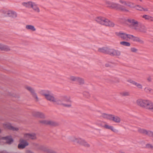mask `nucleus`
Segmentation results:
<instances>
[{
  "mask_svg": "<svg viewBox=\"0 0 153 153\" xmlns=\"http://www.w3.org/2000/svg\"><path fill=\"white\" fill-rule=\"evenodd\" d=\"M144 91L147 93L153 94V90L149 87H146L144 89Z\"/></svg>",
  "mask_w": 153,
  "mask_h": 153,
  "instance_id": "473e14b6",
  "label": "nucleus"
},
{
  "mask_svg": "<svg viewBox=\"0 0 153 153\" xmlns=\"http://www.w3.org/2000/svg\"><path fill=\"white\" fill-rule=\"evenodd\" d=\"M140 1H142V0H140Z\"/></svg>",
  "mask_w": 153,
  "mask_h": 153,
  "instance_id": "4d7b16f0",
  "label": "nucleus"
},
{
  "mask_svg": "<svg viewBox=\"0 0 153 153\" xmlns=\"http://www.w3.org/2000/svg\"><path fill=\"white\" fill-rule=\"evenodd\" d=\"M117 8V10H119L123 11L126 12H128L129 11L128 10L126 9L124 6L121 5L119 4Z\"/></svg>",
  "mask_w": 153,
  "mask_h": 153,
  "instance_id": "b1692460",
  "label": "nucleus"
},
{
  "mask_svg": "<svg viewBox=\"0 0 153 153\" xmlns=\"http://www.w3.org/2000/svg\"><path fill=\"white\" fill-rule=\"evenodd\" d=\"M95 20L98 23L101 25L110 27L114 26V24L105 17L101 16L97 17Z\"/></svg>",
  "mask_w": 153,
  "mask_h": 153,
  "instance_id": "20e7f679",
  "label": "nucleus"
},
{
  "mask_svg": "<svg viewBox=\"0 0 153 153\" xmlns=\"http://www.w3.org/2000/svg\"><path fill=\"white\" fill-rule=\"evenodd\" d=\"M4 13L6 16L11 17L13 18H15L17 17V14L14 11L11 10L4 11Z\"/></svg>",
  "mask_w": 153,
  "mask_h": 153,
  "instance_id": "9b49d317",
  "label": "nucleus"
},
{
  "mask_svg": "<svg viewBox=\"0 0 153 153\" xmlns=\"http://www.w3.org/2000/svg\"><path fill=\"white\" fill-rule=\"evenodd\" d=\"M71 141L75 142L76 143L79 144L83 145L86 147H89L90 145L88 144L84 140L80 138H76L74 137L72 138L71 140Z\"/></svg>",
  "mask_w": 153,
  "mask_h": 153,
  "instance_id": "39448f33",
  "label": "nucleus"
},
{
  "mask_svg": "<svg viewBox=\"0 0 153 153\" xmlns=\"http://www.w3.org/2000/svg\"><path fill=\"white\" fill-rule=\"evenodd\" d=\"M137 103L141 107L153 111V103L149 100L139 99Z\"/></svg>",
  "mask_w": 153,
  "mask_h": 153,
  "instance_id": "7ed1b4c3",
  "label": "nucleus"
},
{
  "mask_svg": "<svg viewBox=\"0 0 153 153\" xmlns=\"http://www.w3.org/2000/svg\"><path fill=\"white\" fill-rule=\"evenodd\" d=\"M126 35H127V39H128V38H129L130 39H131L132 40V39L133 38L134 36L133 35H131L128 34H127Z\"/></svg>",
  "mask_w": 153,
  "mask_h": 153,
  "instance_id": "49530a36",
  "label": "nucleus"
},
{
  "mask_svg": "<svg viewBox=\"0 0 153 153\" xmlns=\"http://www.w3.org/2000/svg\"><path fill=\"white\" fill-rule=\"evenodd\" d=\"M26 153H33L32 152H31V151H30V150H27V151H26Z\"/></svg>",
  "mask_w": 153,
  "mask_h": 153,
  "instance_id": "864d4df0",
  "label": "nucleus"
},
{
  "mask_svg": "<svg viewBox=\"0 0 153 153\" xmlns=\"http://www.w3.org/2000/svg\"><path fill=\"white\" fill-rule=\"evenodd\" d=\"M104 122H97L96 123V124L99 126L104 127Z\"/></svg>",
  "mask_w": 153,
  "mask_h": 153,
  "instance_id": "f704fd0d",
  "label": "nucleus"
},
{
  "mask_svg": "<svg viewBox=\"0 0 153 153\" xmlns=\"http://www.w3.org/2000/svg\"><path fill=\"white\" fill-rule=\"evenodd\" d=\"M35 11L39 13L40 12V10L37 5L34 2L33 3L32 6L31 7Z\"/></svg>",
  "mask_w": 153,
  "mask_h": 153,
  "instance_id": "cd10ccee",
  "label": "nucleus"
},
{
  "mask_svg": "<svg viewBox=\"0 0 153 153\" xmlns=\"http://www.w3.org/2000/svg\"><path fill=\"white\" fill-rule=\"evenodd\" d=\"M33 116L40 118L45 119L46 118L45 114L41 112L37 111L34 112H33Z\"/></svg>",
  "mask_w": 153,
  "mask_h": 153,
  "instance_id": "4468645a",
  "label": "nucleus"
},
{
  "mask_svg": "<svg viewBox=\"0 0 153 153\" xmlns=\"http://www.w3.org/2000/svg\"><path fill=\"white\" fill-rule=\"evenodd\" d=\"M25 88L30 93L36 101H39V98L37 96V95L35 93V90L33 88L28 86H25Z\"/></svg>",
  "mask_w": 153,
  "mask_h": 153,
  "instance_id": "0eeeda50",
  "label": "nucleus"
},
{
  "mask_svg": "<svg viewBox=\"0 0 153 153\" xmlns=\"http://www.w3.org/2000/svg\"><path fill=\"white\" fill-rule=\"evenodd\" d=\"M38 149L45 152L47 148L44 146H39L38 147Z\"/></svg>",
  "mask_w": 153,
  "mask_h": 153,
  "instance_id": "c9c22d12",
  "label": "nucleus"
},
{
  "mask_svg": "<svg viewBox=\"0 0 153 153\" xmlns=\"http://www.w3.org/2000/svg\"><path fill=\"white\" fill-rule=\"evenodd\" d=\"M131 51L133 52H136L137 51V50L134 48H131Z\"/></svg>",
  "mask_w": 153,
  "mask_h": 153,
  "instance_id": "09e8293b",
  "label": "nucleus"
},
{
  "mask_svg": "<svg viewBox=\"0 0 153 153\" xmlns=\"http://www.w3.org/2000/svg\"><path fill=\"white\" fill-rule=\"evenodd\" d=\"M135 7L137 10L141 11H143V8L141 7L140 6L137 5Z\"/></svg>",
  "mask_w": 153,
  "mask_h": 153,
  "instance_id": "58836bf2",
  "label": "nucleus"
},
{
  "mask_svg": "<svg viewBox=\"0 0 153 153\" xmlns=\"http://www.w3.org/2000/svg\"><path fill=\"white\" fill-rule=\"evenodd\" d=\"M26 28L28 30H30L32 31H35L36 29L34 27L31 25H27L26 26Z\"/></svg>",
  "mask_w": 153,
  "mask_h": 153,
  "instance_id": "bb28decb",
  "label": "nucleus"
},
{
  "mask_svg": "<svg viewBox=\"0 0 153 153\" xmlns=\"http://www.w3.org/2000/svg\"><path fill=\"white\" fill-rule=\"evenodd\" d=\"M146 147L147 148H151L152 149H153V146H152L150 144H147L146 145Z\"/></svg>",
  "mask_w": 153,
  "mask_h": 153,
  "instance_id": "de8ad7c7",
  "label": "nucleus"
},
{
  "mask_svg": "<svg viewBox=\"0 0 153 153\" xmlns=\"http://www.w3.org/2000/svg\"><path fill=\"white\" fill-rule=\"evenodd\" d=\"M48 120H39V122L40 123L43 125H47Z\"/></svg>",
  "mask_w": 153,
  "mask_h": 153,
  "instance_id": "e433bc0d",
  "label": "nucleus"
},
{
  "mask_svg": "<svg viewBox=\"0 0 153 153\" xmlns=\"http://www.w3.org/2000/svg\"><path fill=\"white\" fill-rule=\"evenodd\" d=\"M105 66L106 67H112V66L111 65V63H106L105 64Z\"/></svg>",
  "mask_w": 153,
  "mask_h": 153,
  "instance_id": "8fccbe9b",
  "label": "nucleus"
},
{
  "mask_svg": "<svg viewBox=\"0 0 153 153\" xmlns=\"http://www.w3.org/2000/svg\"><path fill=\"white\" fill-rule=\"evenodd\" d=\"M2 139L5 140L6 141V143L8 145L11 144L13 142V140L11 136L3 137L2 138Z\"/></svg>",
  "mask_w": 153,
  "mask_h": 153,
  "instance_id": "2eb2a0df",
  "label": "nucleus"
},
{
  "mask_svg": "<svg viewBox=\"0 0 153 153\" xmlns=\"http://www.w3.org/2000/svg\"><path fill=\"white\" fill-rule=\"evenodd\" d=\"M137 128L138 129V132L140 134L146 135L150 137H152V135H153V132L152 131L139 127H137Z\"/></svg>",
  "mask_w": 153,
  "mask_h": 153,
  "instance_id": "423d86ee",
  "label": "nucleus"
},
{
  "mask_svg": "<svg viewBox=\"0 0 153 153\" xmlns=\"http://www.w3.org/2000/svg\"><path fill=\"white\" fill-rule=\"evenodd\" d=\"M134 30L139 32L143 33H146V32L147 29L146 27L143 25H139L137 27L134 28Z\"/></svg>",
  "mask_w": 153,
  "mask_h": 153,
  "instance_id": "9d476101",
  "label": "nucleus"
},
{
  "mask_svg": "<svg viewBox=\"0 0 153 153\" xmlns=\"http://www.w3.org/2000/svg\"><path fill=\"white\" fill-rule=\"evenodd\" d=\"M19 142L20 143L18 146V148L19 149H24L29 145L28 143L23 139H20Z\"/></svg>",
  "mask_w": 153,
  "mask_h": 153,
  "instance_id": "6e6552de",
  "label": "nucleus"
},
{
  "mask_svg": "<svg viewBox=\"0 0 153 153\" xmlns=\"http://www.w3.org/2000/svg\"><path fill=\"white\" fill-rule=\"evenodd\" d=\"M127 81L129 82H130V83H131L132 84H133L134 85H135V84L136 82L135 81H134L131 79L128 80H127Z\"/></svg>",
  "mask_w": 153,
  "mask_h": 153,
  "instance_id": "37998d69",
  "label": "nucleus"
},
{
  "mask_svg": "<svg viewBox=\"0 0 153 153\" xmlns=\"http://www.w3.org/2000/svg\"><path fill=\"white\" fill-rule=\"evenodd\" d=\"M1 129H0V133H1Z\"/></svg>",
  "mask_w": 153,
  "mask_h": 153,
  "instance_id": "6e6d98bb",
  "label": "nucleus"
},
{
  "mask_svg": "<svg viewBox=\"0 0 153 153\" xmlns=\"http://www.w3.org/2000/svg\"><path fill=\"white\" fill-rule=\"evenodd\" d=\"M142 17L144 18L146 20L151 22L153 21V17L149 15H144L142 16Z\"/></svg>",
  "mask_w": 153,
  "mask_h": 153,
  "instance_id": "393cba45",
  "label": "nucleus"
},
{
  "mask_svg": "<svg viewBox=\"0 0 153 153\" xmlns=\"http://www.w3.org/2000/svg\"><path fill=\"white\" fill-rule=\"evenodd\" d=\"M46 96L45 98L47 100L56 104L67 108L71 107L72 106V101L70 97L64 96L61 97V99L56 100L51 92Z\"/></svg>",
  "mask_w": 153,
  "mask_h": 153,
  "instance_id": "f257e3e1",
  "label": "nucleus"
},
{
  "mask_svg": "<svg viewBox=\"0 0 153 153\" xmlns=\"http://www.w3.org/2000/svg\"><path fill=\"white\" fill-rule=\"evenodd\" d=\"M47 125L52 126H57L59 125L58 123L51 120H48Z\"/></svg>",
  "mask_w": 153,
  "mask_h": 153,
  "instance_id": "aec40b11",
  "label": "nucleus"
},
{
  "mask_svg": "<svg viewBox=\"0 0 153 153\" xmlns=\"http://www.w3.org/2000/svg\"><path fill=\"white\" fill-rule=\"evenodd\" d=\"M147 80L149 82H150L151 81V78L150 77H149L147 79Z\"/></svg>",
  "mask_w": 153,
  "mask_h": 153,
  "instance_id": "603ef678",
  "label": "nucleus"
},
{
  "mask_svg": "<svg viewBox=\"0 0 153 153\" xmlns=\"http://www.w3.org/2000/svg\"><path fill=\"white\" fill-rule=\"evenodd\" d=\"M127 21L130 23L131 25L133 27V28L134 30V28L136 27H137L138 25V22L137 21L133 19H128Z\"/></svg>",
  "mask_w": 153,
  "mask_h": 153,
  "instance_id": "ddd939ff",
  "label": "nucleus"
},
{
  "mask_svg": "<svg viewBox=\"0 0 153 153\" xmlns=\"http://www.w3.org/2000/svg\"><path fill=\"white\" fill-rule=\"evenodd\" d=\"M104 128L106 129H110L114 132L115 131V129H114V127L113 126H109L106 124H104Z\"/></svg>",
  "mask_w": 153,
  "mask_h": 153,
  "instance_id": "c756f323",
  "label": "nucleus"
},
{
  "mask_svg": "<svg viewBox=\"0 0 153 153\" xmlns=\"http://www.w3.org/2000/svg\"><path fill=\"white\" fill-rule=\"evenodd\" d=\"M133 3L131 2H128L127 3V4L126 5L130 7H134L133 6Z\"/></svg>",
  "mask_w": 153,
  "mask_h": 153,
  "instance_id": "ea45409f",
  "label": "nucleus"
},
{
  "mask_svg": "<svg viewBox=\"0 0 153 153\" xmlns=\"http://www.w3.org/2000/svg\"><path fill=\"white\" fill-rule=\"evenodd\" d=\"M127 81L129 82H130V83H131L132 84H133L134 85H135V84L136 82L135 81H134L131 79L128 80H127Z\"/></svg>",
  "mask_w": 153,
  "mask_h": 153,
  "instance_id": "79ce46f5",
  "label": "nucleus"
},
{
  "mask_svg": "<svg viewBox=\"0 0 153 153\" xmlns=\"http://www.w3.org/2000/svg\"><path fill=\"white\" fill-rule=\"evenodd\" d=\"M70 79L73 81L77 82L80 85H82L84 84V79L82 78L79 77L71 76H70Z\"/></svg>",
  "mask_w": 153,
  "mask_h": 153,
  "instance_id": "1a4fd4ad",
  "label": "nucleus"
},
{
  "mask_svg": "<svg viewBox=\"0 0 153 153\" xmlns=\"http://www.w3.org/2000/svg\"><path fill=\"white\" fill-rule=\"evenodd\" d=\"M45 152L49 153H56L55 152L53 151L52 150L47 148Z\"/></svg>",
  "mask_w": 153,
  "mask_h": 153,
  "instance_id": "a19ab883",
  "label": "nucleus"
},
{
  "mask_svg": "<svg viewBox=\"0 0 153 153\" xmlns=\"http://www.w3.org/2000/svg\"><path fill=\"white\" fill-rule=\"evenodd\" d=\"M98 51L105 54H108L111 56H118L121 54L120 52L113 48L108 47H103L98 49Z\"/></svg>",
  "mask_w": 153,
  "mask_h": 153,
  "instance_id": "f03ea898",
  "label": "nucleus"
},
{
  "mask_svg": "<svg viewBox=\"0 0 153 153\" xmlns=\"http://www.w3.org/2000/svg\"><path fill=\"white\" fill-rule=\"evenodd\" d=\"M132 40L134 42H138L141 44H143L144 43V41L141 39L140 38L134 36L132 39Z\"/></svg>",
  "mask_w": 153,
  "mask_h": 153,
  "instance_id": "4be33fe9",
  "label": "nucleus"
},
{
  "mask_svg": "<svg viewBox=\"0 0 153 153\" xmlns=\"http://www.w3.org/2000/svg\"><path fill=\"white\" fill-rule=\"evenodd\" d=\"M50 92L48 90H42L40 91V93L42 95L44 96L45 97L46 96V95L48 94Z\"/></svg>",
  "mask_w": 153,
  "mask_h": 153,
  "instance_id": "a878e982",
  "label": "nucleus"
},
{
  "mask_svg": "<svg viewBox=\"0 0 153 153\" xmlns=\"http://www.w3.org/2000/svg\"><path fill=\"white\" fill-rule=\"evenodd\" d=\"M83 95L87 98H89L90 96L89 93L88 92H84L83 93Z\"/></svg>",
  "mask_w": 153,
  "mask_h": 153,
  "instance_id": "a18cd8bd",
  "label": "nucleus"
},
{
  "mask_svg": "<svg viewBox=\"0 0 153 153\" xmlns=\"http://www.w3.org/2000/svg\"><path fill=\"white\" fill-rule=\"evenodd\" d=\"M4 127L8 129L12 130L13 131H17L19 129L17 128L14 127L12 126L10 123H7L4 125Z\"/></svg>",
  "mask_w": 153,
  "mask_h": 153,
  "instance_id": "a211bd4d",
  "label": "nucleus"
},
{
  "mask_svg": "<svg viewBox=\"0 0 153 153\" xmlns=\"http://www.w3.org/2000/svg\"><path fill=\"white\" fill-rule=\"evenodd\" d=\"M107 7L111 8L117 9L118 4H117L113 2L107 1L106 2Z\"/></svg>",
  "mask_w": 153,
  "mask_h": 153,
  "instance_id": "dca6fc26",
  "label": "nucleus"
},
{
  "mask_svg": "<svg viewBox=\"0 0 153 153\" xmlns=\"http://www.w3.org/2000/svg\"><path fill=\"white\" fill-rule=\"evenodd\" d=\"M102 116L104 118L110 120L111 116H112V114L103 113L102 114Z\"/></svg>",
  "mask_w": 153,
  "mask_h": 153,
  "instance_id": "2f4dec72",
  "label": "nucleus"
},
{
  "mask_svg": "<svg viewBox=\"0 0 153 153\" xmlns=\"http://www.w3.org/2000/svg\"><path fill=\"white\" fill-rule=\"evenodd\" d=\"M148 10L147 8L144 9V8H143V11H147Z\"/></svg>",
  "mask_w": 153,
  "mask_h": 153,
  "instance_id": "5fc2aeb1",
  "label": "nucleus"
},
{
  "mask_svg": "<svg viewBox=\"0 0 153 153\" xmlns=\"http://www.w3.org/2000/svg\"><path fill=\"white\" fill-rule=\"evenodd\" d=\"M127 81L129 82H130V83H131L132 84H133L134 85H135V84L136 82L135 81H134L131 79L128 80H127Z\"/></svg>",
  "mask_w": 153,
  "mask_h": 153,
  "instance_id": "c03bdc74",
  "label": "nucleus"
},
{
  "mask_svg": "<svg viewBox=\"0 0 153 153\" xmlns=\"http://www.w3.org/2000/svg\"><path fill=\"white\" fill-rule=\"evenodd\" d=\"M0 49L2 51H10V48L7 46L0 44Z\"/></svg>",
  "mask_w": 153,
  "mask_h": 153,
  "instance_id": "5701e85b",
  "label": "nucleus"
},
{
  "mask_svg": "<svg viewBox=\"0 0 153 153\" xmlns=\"http://www.w3.org/2000/svg\"><path fill=\"white\" fill-rule=\"evenodd\" d=\"M110 118V120H112L116 123H120L121 121L120 118L113 115H112V116H111Z\"/></svg>",
  "mask_w": 153,
  "mask_h": 153,
  "instance_id": "6ab92c4d",
  "label": "nucleus"
},
{
  "mask_svg": "<svg viewBox=\"0 0 153 153\" xmlns=\"http://www.w3.org/2000/svg\"><path fill=\"white\" fill-rule=\"evenodd\" d=\"M116 34L119 37L121 38L122 39L126 41L127 40V35H126V33L120 32L119 33H116Z\"/></svg>",
  "mask_w": 153,
  "mask_h": 153,
  "instance_id": "f3484780",
  "label": "nucleus"
},
{
  "mask_svg": "<svg viewBox=\"0 0 153 153\" xmlns=\"http://www.w3.org/2000/svg\"><path fill=\"white\" fill-rule=\"evenodd\" d=\"M120 44L122 45L126 46H129L130 45V44L129 42L125 41L121 42H120Z\"/></svg>",
  "mask_w": 153,
  "mask_h": 153,
  "instance_id": "72a5a7b5",
  "label": "nucleus"
},
{
  "mask_svg": "<svg viewBox=\"0 0 153 153\" xmlns=\"http://www.w3.org/2000/svg\"><path fill=\"white\" fill-rule=\"evenodd\" d=\"M138 88H140V89H142L143 88L142 85L141 84H140L138 83L137 82H136L135 85Z\"/></svg>",
  "mask_w": 153,
  "mask_h": 153,
  "instance_id": "4c0bfd02",
  "label": "nucleus"
},
{
  "mask_svg": "<svg viewBox=\"0 0 153 153\" xmlns=\"http://www.w3.org/2000/svg\"><path fill=\"white\" fill-rule=\"evenodd\" d=\"M152 137H153V135H152Z\"/></svg>",
  "mask_w": 153,
  "mask_h": 153,
  "instance_id": "13d9d810",
  "label": "nucleus"
},
{
  "mask_svg": "<svg viewBox=\"0 0 153 153\" xmlns=\"http://www.w3.org/2000/svg\"><path fill=\"white\" fill-rule=\"evenodd\" d=\"M120 94L122 96L126 97L130 95V92L127 91H123L120 93Z\"/></svg>",
  "mask_w": 153,
  "mask_h": 153,
  "instance_id": "c85d7f7f",
  "label": "nucleus"
},
{
  "mask_svg": "<svg viewBox=\"0 0 153 153\" xmlns=\"http://www.w3.org/2000/svg\"><path fill=\"white\" fill-rule=\"evenodd\" d=\"M33 3L32 1H28L27 2H23L22 4L26 7L30 8L31 7Z\"/></svg>",
  "mask_w": 153,
  "mask_h": 153,
  "instance_id": "412c9836",
  "label": "nucleus"
},
{
  "mask_svg": "<svg viewBox=\"0 0 153 153\" xmlns=\"http://www.w3.org/2000/svg\"><path fill=\"white\" fill-rule=\"evenodd\" d=\"M24 138L25 139L27 140H29L31 139V140H34L36 139V135L35 133L25 134L24 135Z\"/></svg>",
  "mask_w": 153,
  "mask_h": 153,
  "instance_id": "f8f14e48",
  "label": "nucleus"
},
{
  "mask_svg": "<svg viewBox=\"0 0 153 153\" xmlns=\"http://www.w3.org/2000/svg\"><path fill=\"white\" fill-rule=\"evenodd\" d=\"M119 1L122 4H124L125 5L127 4V3L125 1H123L121 0H120Z\"/></svg>",
  "mask_w": 153,
  "mask_h": 153,
  "instance_id": "3c124183",
  "label": "nucleus"
},
{
  "mask_svg": "<svg viewBox=\"0 0 153 153\" xmlns=\"http://www.w3.org/2000/svg\"><path fill=\"white\" fill-rule=\"evenodd\" d=\"M104 128L106 129H110L114 132L115 131V129H114V127L113 126H109L106 124H104Z\"/></svg>",
  "mask_w": 153,
  "mask_h": 153,
  "instance_id": "7c9ffc66",
  "label": "nucleus"
}]
</instances>
